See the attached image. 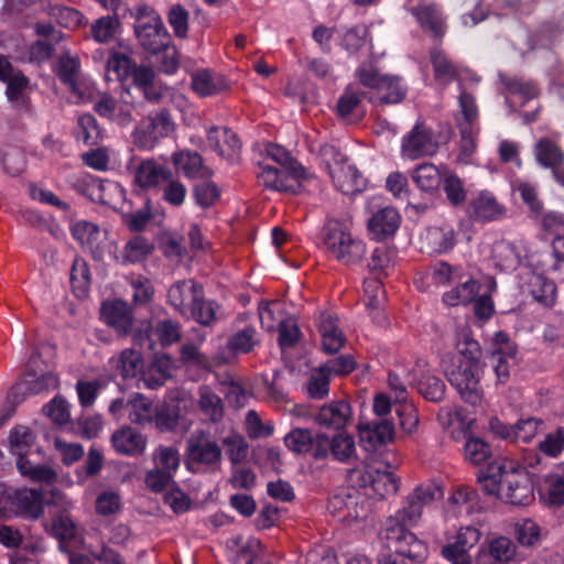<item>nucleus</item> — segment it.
I'll return each mask as SVG.
<instances>
[{"instance_id":"1","label":"nucleus","mask_w":564,"mask_h":564,"mask_svg":"<svg viewBox=\"0 0 564 564\" xmlns=\"http://www.w3.org/2000/svg\"><path fill=\"white\" fill-rule=\"evenodd\" d=\"M480 357L478 341L466 332H462L458 335L456 351L447 354L442 360L448 382L460 398L471 405L480 403L482 397L479 388Z\"/></svg>"},{"instance_id":"2","label":"nucleus","mask_w":564,"mask_h":564,"mask_svg":"<svg viewBox=\"0 0 564 564\" xmlns=\"http://www.w3.org/2000/svg\"><path fill=\"white\" fill-rule=\"evenodd\" d=\"M319 238L325 252L344 265L358 264L366 256V243L352 234L351 225L346 220L327 219Z\"/></svg>"},{"instance_id":"3","label":"nucleus","mask_w":564,"mask_h":564,"mask_svg":"<svg viewBox=\"0 0 564 564\" xmlns=\"http://www.w3.org/2000/svg\"><path fill=\"white\" fill-rule=\"evenodd\" d=\"M496 486L501 500L512 506H527L534 500L533 486L525 468L517 462L496 459Z\"/></svg>"},{"instance_id":"4","label":"nucleus","mask_w":564,"mask_h":564,"mask_svg":"<svg viewBox=\"0 0 564 564\" xmlns=\"http://www.w3.org/2000/svg\"><path fill=\"white\" fill-rule=\"evenodd\" d=\"M134 19V34L139 44L150 54L171 43L160 14L149 4L140 3L135 9H124Z\"/></svg>"},{"instance_id":"5","label":"nucleus","mask_w":564,"mask_h":564,"mask_svg":"<svg viewBox=\"0 0 564 564\" xmlns=\"http://www.w3.org/2000/svg\"><path fill=\"white\" fill-rule=\"evenodd\" d=\"M221 458L220 445L212 440L207 432L197 431L187 440L184 464L188 471H217L221 467Z\"/></svg>"},{"instance_id":"6","label":"nucleus","mask_w":564,"mask_h":564,"mask_svg":"<svg viewBox=\"0 0 564 564\" xmlns=\"http://www.w3.org/2000/svg\"><path fill=\"white\" fill-rule=\"evenodd\" d=\"M430 61L433 68L434 79L442 86H448L456 82L462 94H470L468 88L476 86L480 77L460 62L453 59L444 50L434 47L430 52Z\"/></svg>"},{"instance_id":"7","label":"nucleus","mask_w":564,"mask_h":564,"mask_svg":"<svg viewBox=\"0 0 564 564\" xmlns=\"http://www.w3.org/2000/svg\"><path fill=\"white\" fill-rule=\"evenodd\" d=\"M44 507L45 498L41 489H0V520L10 518L12 513L39 519L44 514Z\"/></svg>"},{"instance_id":"8","label":"nucleus","mask_w":564,"mask_h":564,"mask_svg":"<svg viewBox=\"0 0 564 564\" xmlns=\"http://www.w3.org/2000/svg\"><path fill=\"white\" fill-rule=\"evenodd\" d=\"M41 354L33 350L26 364L24 382L13 386L8 392L9 402L19 404L24 399V392L30 394H40L42 392L55 390L58 387V377L53 371H44L39 373L34 369L41 362Z\"/></svg>"},{"instance_id":"9","label":"nucleus","mask_w":564,"mask_h":564,"mask_svg":"<svg viewBox=\"0 0 564 564\" xmlns=\"http://www.w3.org/2000/svg\"><path fill=\"white\" fill-rule=\"evenodd\" d=\"M480 286L477 280L469 279L445 292L442 301L447 306L468 305L475 302V315L479 319L488 321L494 313V302L489 293L479 295Z\"/></svg>"},{"instance_id":"10","label":"nucleus","mask_w":564,"mask_h":564,"mask_svg":"<svg viewBox=\"0 0 564 564\" xmlns=\"http://www.w3.org/2000/svg\"><path fill=\"white\" fill-rule=\"evenodd\" d=\"M462 119H457L460 132L458 159L467 161L476 150V135L478 132V108L471 94L458 96Z\"/></svg>"},{"instance_id":"11","label":"nucleus","mask_w":564,"mask_h":564,"mask_svg":"<svg viewBox=\"0 0 564 564\" xmlns=\"http://www.w3.org/2000/svg\"><path fill=\"white\" fill-rule=\"evenodd\" d=\"M519 289L523 295L531 296L535 302L552 307L557 297L555 283L546 279L542 273H536L530 267H522L518 273Z\"/></svg>"},{"instance_id":"12","label":"nucleus","mask_w":564,"mask_h":564,"mask_svg":"<svg viewBox=\"0 0 564 564\" xmlns=\"http://www.w3.org/2000/svg\"><path fill=\"white\" fill-rule=\"evenodd\" d=\"M437 149L438 144L434 140L433 130L421 121H416L401 140L402 156L412 161L432 156L437 152Z\"/></svg>"},{"instance_id":"13","label":"nucleus","mask_w":564,"mask_h":564,"mask_svg":"<svg viewBox=\"0 0 564 564\" xmlns=\"http://www.w3.org/2000/svg\"><path fill=\"white\" fill-rule=\"evenodd\" d=\"M305 178V169L288 171L278 166L264 164L258 173L259 183L267 189L295 194Z\"/></svg>"},{"instance_id":"14","label":"nucleus","mask_w":564,"mask_h":564,"mask_svg":"<svg viewBox=\"0 0 564 564\" xmlns=\"http://www.w3.org/2000/svg\"><path fill=\"white\" fill-rule=\"evenodd\" d=\"M421 30L436 41H442L447 32V15L435 2H420L409 9Z\"/></svg>"},{"instance_id":"15","label":"nucleus","mask_w":564,"mask_h":564,"mask_svg":"<svg viewBox=\"0 0 564 564\" xmlns=\"http://www.w3.org/2000/svg\"><path fill=\"white\" fill-rule=\"evenodd\" d=\"M173 130L174 122L170 112L161 110L153 116H149L144 127L134 130V142L141 149L151 150L160 139L170 135Z\"/></svg>"},{"instance_id":"16","label":"nucleus","mask_w":564,"mask_h":564,"mask_svg":"<svg viewBox=\"0 0 564 564\" xmlns=\"http://www.w3.org/2000/svg\"><path fill=\"white\" fill-rule=\"evenodd\" d=\"M401 226V215L392 206L373 212L367 220V230L371 240L383 242L394 238Z\"/></svg>"},{"instance_id":"17","label":"nucleus","mask_w":564,"mask_h":564,"mask_svg":"<svg viewBox=\"0 0 564 564\" xmlns=\"http://www.w3.org/2000/svg\"><path fill=\"white\" fill-rule=\"evenodd\" d=\"M425 366L426 364L423 360L415 362L410 372L411 382L426 401L440 403L445 398L446 386L440 377L429 369H424Z\"/></svg>"},{"instance_id":"18","label":"nucleus","mask_w":564,"mask_h":564,"mask_svg":"<svg viewBox=\"0 0 564 564\" xmlns=\"http://www.w3.org/2000/svg\"><path fill=\"white\" fill-rule=\"evenodd\" d=\"M315 455L316 460H325L332 456L336 462L349 464L356 457L355 440L346 433H338L333 437L324 433Z\"/></svg>"},{"instance_id":"19","label":"nucleus","mask_w":564,"mask_h":564,"mask_svg":"<svg viewBox=\"0 0 564 564\" xmlns=\"http://www.w3.org/2000/svg\"><path fill=\"white\" fill-rule=\"evenodd\" d=\"M133 183L138 187L134 191L139 197L144 196L142 191L156 187L162 181H167L173 177L172 171L158 163L153 159L142 160L132 170Z\"/></svg>"},{"instance_id":"20","label":"nucleus","mask_w":564,"mask_h":564,"mask_svg":"<svg viewBox=\"0 0 564 564\" xmlns=\"http://www.w3.org/2000/svg\"><path fill=\"white\" fill-rule=\"evenodd\" d=\"M480 532L474 527L460 528L453 542L442 549V555L452 564H470L468 550L478 543Z\"/></svg>"},{"instance_id":"21","label":"nucleus","mask_w":564,"mask_h":564,"mask_svg":"<svg viewBox=\"0 0 564 564\" xmlns=\"http://www.w3.org/2000/svg\"><path fill=\"white\" fill-rule=\"evenodd\" d=\"M322 348L326 354H337L346 343V336L339 327L338 316L329 311L321 312L316 319Z\"/></svg>"},{"instance_id":"22","label":"nucleus","mask_w":564,"mask_h":564,"mask_svg":"<svg viewBox=\"0 0 564 564\" xmlns=\"http://www.w3.org/2000/svg\"><path fill=\"white\" fill-rule=\"evenodd\" d=\"M311 415L319 426L339 431L350 423L352 410L347 400H336L324 404Z\"/></svg>"},{"instance_id":"23","label":"nucleus","mask_w":564,"mask_h":564,"mask_svg":"<svg viewBox=\"0 0 564 564\" xmlns=\"http://www.w3.org/2000/svg\"><path fill=\"white\" fill-rule=\"evenodd\" d=\"M358 432L360 444L367 452H375L394 438V425L384 419L360 424Z\"/></svg>"},{"instance_id":"24","label":"nucleus","mask_w":564,"mask_h":564,"mask_svg":"<svg viewBox=\"0 0 564 564\" xmlns=\"http://www.w3.org/2000/svg\"><path fill=\"white\" fill-rule=\"evenodd\" d=\"M204 293V288L196 281L180 280L173 283L167 291V303L182 316L192 307Z\"/></svg>"},{"instance_id":"25","label":"nucleus","mask_w":564,"mask_h":564,"mask_svg":"<svg viewBox=\"0 0 564 564\" xmlns=\"http://www.w3.org/2000/svg\"><path fill=\"white\" fill-rule=\"evenodd\" d=\"M324 433H313L310 429L293 427L283 437L285 447L295 455H310L316 460V451Z\"/></svg>"},{"instance_id":"26","label":"nucleus","mask_w":564,"mask_h":564,"mask_svg":"<svg viewBox=\"0 0 564 564\" xmlns=\"http://www.w3.org/2000/svg\"><path fill=\"white\" fill-rule=\"evenodd\" d=\"M115 452L119 455L135 457L142 455L147 447V438L132 426L116 430L110 438Z\"/></svg>"},{"instance_id":"27","label":"nucleus","mask_w":564,"mask_h":564,"mask_svg":"<svg viewBox=\"0 0 564 564\" xmlns=\"http://www.w3.org/2000/svg\"><path fill=\"white\" fill-rule=\"evenodd\" d=\"M455 243V231L448 225L431 226L421 235V250L427 254L446 253Z\"/></svg>"},{"instance_id":"28","label":"nucleus","mask_w":564,"mask_h":564,"mask_svg":"<svg viewBox=\"0 0 564 564\" xmlns=\"http://www.w3.org/2000/svg\"><path fill=\"white\" fill-rule=\"evenodd\" d=\"M94 111L101 118H105L120 127L129 126L132 120V106L124 101H119L109 94H102L94 104Z\"/></svg>"},{"instance_id":"29","label":"nucleus","mask_w":564,"mask_h":564,"mask_svg":"<svg viewBox=\"0 0 564 564\" xmlns=\"http://www.w3.org/2000/svg\"><path fill=\"white\" fill-rule=\"evenodd\" d=\"M101 317L108 326L116 329L121 336H127L132 332L133 313L124 301L116 300L111 303H104Z\"/></svg>"},{"instance_id":"30","label":"nucleus","mask_w":564,"mask_h":564,"mask_svg":"<svg viewBox=\"0 0 564 564\" xmlns=\"http://www.w3.org/2000/svg\"><path fill=\"white\" fill-rule=\"evenodd\" d=\"M365 98V91L359 90L351 85L347 86L337 100V116L349 123H358L362 120L366 113V109L362 106V100Z\"/></svg>"},{"instance_id":"31","label":"nucleus","mask_w":564,"mask_h":564,"mask_svg":"<svg viewBox=\"0 0 564 564\" xmlns=\"http://www.w3.org/2000/svg\"><path fill=\"white\" fill-rule=\"evenodd\" d=\"M334 186L345 195H355L366 188V178L354 164H341V166L330 167L329 173Z\"/></svg>"},{"instance_id":"32","label":"nucleus","mask_w":564,"mask_h":564,"mask_svg":"<svg viewBox=\"0 0 564 564\" xmlns=\"http://www.w3.org/2000/svg\"><path fill=\"white\" fill-rule=\"evenodd\" d=\"M518 347L508 335L496 333V377L500 382L509 379L511 370L517 365Z\"/></svg>"},{"instance_id":"33","label":"nucleus","mask_w":564,"mask_h":564,"mask_svg":"<svg viewBox=\"0 0 564 564\" xmlns=\"http://www.w3.org/2000/svg\"><path fill=\"white\" fill-rule=\"evenodd\" d=\"M175 170L187 178L209 177L210 170L204 166V160L197 151L184 149L172 154Z\"/></svg>"},{"instance_id":"34","label":"nucleus","mask_w":564,"mask_h":564,"mask_svg":"<svg viewBox=\"0 0 564 564\" xmlns=\"http://www.w3.org/2000/svg\"><path fill=\"white\" fill-rule=\"evenodd\" d=\"M192 89L200 97L220 94L229 88L226 78L218 73L204 68L191 75Z\"/></svg>"},{"instance_id":"35","label":"nucleus","mask_w":564,"mask_h":564,"mask_svg":"<svg viewBox=\"0 0 564 564\" xmlns=\"http://www.w3.org/2000/svg\"><path fill=\"white\" fill-rule=\"evenodd\" d=\"M542 429L543 421L534 417L521 420L512 427L496 422V436L507 441H522L529 443Z\"/></svg>"},{"instance_id":"36","label":"nucleus","mask_w":564,"mask_h":564,"mask_svg":"<svg viewBox=\"0 0 564 564\" xmlns=\"http://www.w3.org/2000/svg\"><path fill=\"white\" fill-rule=\"evenodd\" d=\"M153 250L154 246L148 238L135 235L126 242L121 254L115 256V259L121 265L135 264L144 261Z\"/></svg>"},{"instance_id":"37","label":"nucleus","mask_w":564,"mask_h":564,"mask_svg":"<svg viewBox=\"0 0 564 564\" xmlns=\"http://www.w3.org/2000/svg\"><path fill=\"white\" fill-rule=\"evenodd\" d=\"M376 95L381 104H400L408 95V86L401 76L386 75L377 89Z\"/></svg>"},{"instance_id":"38","label":"nucleus","mask_w":564,"mask_h":564,"mask_svg":"<svg viewBox=\"0 0 564 564\" xmlns=\"http://www.w3.org/2000/svg\"><path fill=\"white\" fill-rule=\"evenodd\" d=\"M51 533L57 539L61 552L72 553L67 547V543L77 540L78 529L67 512H61L53 518Z\"/></svg>"},{"instance_id":"39","label":"nucleus","mask_w":564,"mask_h":564,"mask_svg":"<svg viewBox=\"0 0 564 564\" xmlns=\"http://www.w3.org/2000/svg\"><path fill=\"white\" fill-rule=\"evenodd\" d=\"M181 417V408L177 403H163L155 408L153 416L145 419L154 422L161 433H171L176 432Z\"/></svg>"},{"instance_id":"40","label":"nucleus","mask_w":564,"mask_h":564,"mask_svg":"<svg viewBox=\"0 0 564 564\" xmlns=\"http://www.w3.org/2000/svg\"><path fill=\"white\" fill-rule=\"evenodd\" d=\"M4 83L7 84L6 95L8 100L12 102L17 109L24 112L30 111V98L24 94L30 83L29 78L19 70Z\"/></svg>"},{"instance_id":"41","label":"nucleus","mask_w":564,"mask_h":564,"mask_svg":"<svg viewBox=\"0 0 564 564\" xmlns=\"http://www.w3.org/2000/svg\"><path fill=\"white\" fill-rule=\"evenodd\" d=\"M401 480L391 469L390 465L384 468L372 469V486L373 492L381 499L387 496L394 495L400 488Z\"/></svg>"},{"instance_id":"42","label":"nucleus","mask_w":564,"mask_h":564,"mask_svg":"<svg viewBox=\"0 0 564 564\" xmlns=\"http://www.w3.org/2000/svg\"><path fill=\"white\" fill-rule=\"evenodd\" d=\"M534 156L541 166L550 170L564 163L563 150L547 138H542L535 143Z\"/></svg>"},{"instance_id":"43","label":"nucleus","mask_w":564,"mask_h":564,"mask_svg":"<svg viewBox=\"0 0 564 564\" xmlns=\"http://www.w3.org/2000/svg\"><path fill=\"white\" fill-rule=\"evenodd\" d=\"M478 498L477 491L466 485H458L453 488L448 499V511L455 517L462 513V509L466 507V511L469 512L475 506Z\"/></svg>"},{"instance_id":"44","label":"nucleus","mask_w":564,"mask_h":564,"mask_svg":"<svg viewBox=\"0 0 564 564\" xmlns=\"http://www.w3.org/2000/svg\"><path fill=\"white\" fill-rule=\"evenodd\" d=\"M415 185L425 193H434L442 184L438 169L433 163H422L412 172Z\"/></svg>"},{"instance_id":"45","label":"nucleus","mask_w":564,"mask_h":564,"mask_svg":"<svg viewBox=\"0 0 564 564\" xmlns=\"http://www.w3.org/2000/svg\"><path fill=\"white\" fill-rule=\"evenodd\" d=\"M260 344L253 326H246L232 334L227 340V349L232 355L249 354Z\"/></svg>"},{"instance_id":"46","label":"nucleus","mask_w":564,"mask_h":564,"mask_svg":"<svg viewBox=\"0 0 564 564\" xmlns=\"http://www.w3.org/2000/svg\"><path fill=\"white\" fill-rule=\"evenodd\" d=\"M218 308L219 305L217 302L206 300L204 292L183 317L193 319L202 326H210L216 321V312Z\"/></svg>"},{"instance_id":"47","label":"nucleus","mask_w":564,"mask_h":564,"mask_svg":"<svg viewBox=\"0 0 564 564\" xmlns=\"http://www.w3.org/2000/svg\"><path fill=\"white\" fill-rule=\"evenodd\" d=\"M48 15L58 25L68 30H76L87 23L85 15L79 10L63 4H51Z\"/></svg>"},{"instance_id":"48","label":"nucleus","mask_w":564,"mask_h":564,"mask_svg":"<svg viewBox=\"0 0 564 564\" xmlns=\"http://www.w3.org/2000/svg\"><path fill=\"white\" fill-rule=\"evenodd\" d=\"M524 250L521 241H506L501 240L496 248L497 256L499 258L498 267L501 271H513L516 270L522 257Z\"/></svg>"},{"instance_id":"49","label":"nucleus","mask_w":564,"mask_h":564,"mask_svg":"<svg viewBox=\"0 0 564 564\" xmlns=\"http://www.w3.org/2000/svg\"><path fill=\"white\" fill-rule=\"evenodd\" d=\"M143 205L137 210H128L121 214L122 223L132 232H141L153 218L152 202L148 196H142Z\"/></svg>"},{"instance_id":"50","label":"nucleus","mask_w":564,"mask_h":564,"mask_svg":"<svg viewBox=\"0 0 564 564\" xmlns=\"http://www.w3.org/2000/svg\"><path fill=\"white\" fill-rule=\"evenodd\" d=\"M468 214L473 221L482 224L491 221L494 219V195L489 191H482L469 203Z\"/></svg>"},{"instance_id":"51","label":"nucleus","mask_w":564,"mask_h":564,"mask_svg":"<svg viewBox=\"0 0 564 564\" xmlns=\"http://www.w3.org/2000/svg\"><path fill=\"white\" fill-rule=\"evenodd\" d=\"M153 335L162 347H169L181 340L182 326L176 319H159L153 326Z\"/></svg>"},{"instance_id":"52","label":"nucleus","mask_w":564,"mask_h":564,"mask_svg":"<svg viewBox=\"0 0 564 564\" xmlns=\"http://www.w3.org/2000/svg\"><path fill=\"white\" fill-rule=\"evenodd\" d=\"M135 65L137 63L127 54L113 52L107 61V78L111 79L109 74L112 73L116 79L123 83L130 78Z\"/></svg>"},{"instance_id":"53","label":"nucleus","mask_w":564,"mask_h":564,"mask_svg":"<svg viewBox=\"0 0 564 564\" xmlns=\"http://www.w3.org/2000/svg\"><path fill=\"white\" fill-rule=\"evenodd\" d=\"M223 445L232 466H237L247 459L249 444L241 434L231 433L227 435L223 438Z\"/></svg>"},{"instance_id":"54","label":"nucleus","mask_w":564,"mask_h":564,"mask_svg":"<svg viewBox=\"0 0 564 564\" xmlns=\"http://www.w3.org/2000/svg\"><path fill=\"white\" fill-rule=\"evenodd\" d=\"M192 195L196 205L203 209L213 207L220 199V189L216 183L204 180L192 188Z\"/></svg>"},{"instance_id":"55","label":"nucleus","mask_w":564,"mask_h":564,"mask_svg":"<svg viewBox=\"0 0 564 564\" xmlns=\"http://www.w3.org/2000/svg\"><path fill=\"white\" fill-rule=\"evenodd\" d=\"M160 73L174 75L180 68V57L175 45L169 43L155 53H150Z\"/></svg>"},{"instance_id":"56","label":"nucleus","mask_w":564,"mask_h":564,"mask_svg":"<svg viewBox=\"0 0 564 564\" xmlns=\"http://www.w3.org/2000/svg\"><path fill=\"white\" fill-rule=\"evenodd\" d=\"M90 271L84 260L76 259L70 269V285L77 297L87 295L90 285Z\"/></svg>"},{"instance_id":"57","label":"nucleus","mask_w":564,"mask_h":564,"mask_svg":"<svg viewBox=\"0 0 564 564\" xmlns=\"http://www.w3.org/2000/svg\"><path fill=\"white\" fill-rule=\"evenodd\" d=\"M120 18L105 15L97 19L90 26L93 39L98 43H107L112 40L120 26Z\"/></svg>"},{"instance_id":"58","label":"nucleus","mask_w":564,"mask_h":564,"mask_svg":"<svg viewBox=\"0 0 564 564\" xmlns=\"http://www.w3.org/2000/svg\"><path fill=\"white\" fill-rule=\"evenodd\" d=\"M34 434L31 429L18 425L10 431V452L15 455H26L34 443Z\"/></svg>"},{"instance_id":"59","label":"nucleus","mask_w":564,"mask_h":564,"mask_svg":"<svg viewBox=\"0 0 564 564\" xmlns=\"http://www.w3.org/2000/svg\"><path fill=\"white\" fill-rule=\"evenodd\" d=\"M143 368L142 352L134 348L126 349L121 352L117 364V369L121 376L127 378H135Z\"/></svg>"},{"instance_id":"60","label":"nucleus","mask_w":564,"mask_h":564,"mask_svg":"<svg viewBox=\"0 0 564 564\" xmlns=\"http://www.w3.org/2000/svg\"><path fill=\"white\" fill-rule=\"evenodd\" d=\"M319 367L329 376V378L344 377L356 370L357 362L352 355L346 354L328 359Z\"/></svg>"},{"instance_id":"61","label":"nucleus","mask_w":564,"mask_h":564,"mask_svg":"<svg viewBox=\"0 0 564 564\" xmlns=\"http://www.w3.org/2000/svg\"><path fill=\"white\" fill-rule=\"evenodd\" d=\"M1 164L7 174L19 176L25 170L26 158L21 149L11 147L3 151Z\"/></svg>"},{"instance_id":"62","label":"nucleus","mask_w":564,"mask_h":564,"mask_svg":"<svg viewBox=\"0 0 564 564\" xmlns=\"http://www.w3.org/2000/svg\"><path fill=\"white\" fill-rule=\"evenodd\" d=\"M153 459L155 463V467L167 470L171 474L175 475L180 467L181 457L177 448L173 446H164L160 445L154 454Z\"/></svg>"},{"instance_id":"63","label":"nucleus","mask_w":564,"mask_h":564,"mask_svg":"<svg viewBox=\"0 0 564 564\" xmlns=\"http://www.w3.org/2000/svg\"><path fill=\"white\" fill-rule=\"evenodd\" d=\"M443 191L446 199L454 207L464 204L467 198L464 182L456 174H449L443 178Z\"/></svg>"},{"instance_id":"64","label":"nucleus","mask_w":564,"mask_h":564,"mask_svg":"<svg viewBox=\"0 0 564 564\" xmlns=\"http://www.w3.org/2000/svg\"><path fill=\"white\" fill-rule=\"evenodd\" d=\"M241 142L235 131L229 128L221 129V148L219 155L230 163L239 161Z\"/></svg>"}]
</instances>
